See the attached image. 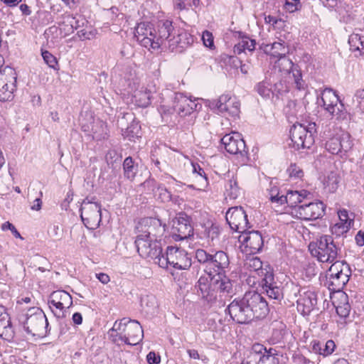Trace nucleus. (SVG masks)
<instances>
[{
    "mask_svg": "<svg viewBox=\"0 0 364 364\" xmlns=\"http://www.w3.org/2000/svg\"><path fill=\"white\" fill-rule=\"evenodd\" d=\"M262 48L265 53L273 57H278L279 58L281 56H286V53H287L284 42H274L269 44H263Z\"/></svg>",
    "mask_w": 364,
    "mask_h": 364,
    "instance_id": "f704fd0d",
    "label": "nucleus"
},
{
    "mask_svg": "<svg viewBox=\"0 0 364 364\" xmlns=\"http://www.w3.org/2000/svg\"><path fill=\"white\" fill-rule=\"evenodd\" d=\"M355 239L356 244L358 246L362 247L364 245V232H363L362 231H359L355 235Z\"/></svg>",
    "mask_w": 364,
    "mask_h": 364,
    "instance_id": "0e129e2a",
    "label": "nucleus"
},
{
    "mask_svg": "<svg viewBox=\"0 0 364 364\" xmlns=\"http://www.w3.org/2000/svg\"><path fill=\"white\" fill-rule=\"evenodd\" d=\"M273 77H279L284 76V78H293L296 87L298 90L304 88V81L302 80L301 73L296 67H294L292 61L286 56H281L274 62Z\"/></svg>",
    "mask_w": 364,
    "mask_h": 364,
    "instance_id": "1a4fd4ad",
    "label": "nucleus"
},
{
    "mask_svg": "<svg viewBox=\"0 0 364 364\" xmlns=\"http://www.w3.org/2000/svg\"><path fill=\"white\" fill-rule=\"evenodd\" d=\"M111 20L114 24L121 26L124 20V15L121 14H117L115 16H112Z\"/></svg>",
    "mask_w": 364,
    "mask_h": 364,
    "instance_id": "e2e57ef3",
    "label": "nucleus"
},
{
    "mask_svg": "<svg viewBox=\"0 0 364 364\" xmlns=\"http://www.w3.org/2000/svg\"><path fill=\"white\" fill-rule=\"evenodd\" d=\"M174 99L173 109L181 116L188 115L196 109V103L181 93L176 94Z\"/></svg>",
    "mask_w": 364,
    "mask_h": 364,
    "instance_id": "cd10ccee",
    "label": "nucleus"
},
{
    "mask_svg": "<svg viewBox=\"0 0 364 364\" xmlns=\"http://www.w3.org/2000/svg\"><path fill=\"white\" fill-rule=\"evenodd\" d=\"M202 40L206 47L211 48L213 46V36L210 32L208 31H203Z\"/></svg>",
    "mask_w": 364,
    "mask_h": 364,
    "instance_id": "13d9d810",
    "label": "nucleus"
},
{
    "mask_svg": "<svg viewBox=\"0 0 364 364\" xmlns=\"http://www.w3.org/2000/svg\"><path fill=\"white\" fill-rule=\"evenodd\" d=\"M132 100L138 107H148L151 103L150 90L144 87L136 90L133 94Z\"/></svg>",
    "mask_w": 364,
    "mask_h": 364,
    "instance_id": "473e14b6",
    "label": "nucleus"
},
{
    "mask_svg": "<svg viewBox=\"0 0 364 364\" xmlns=\"http://www.w3.org/2000/svg\"><path fill=\"white\" fill-rule=\"evenodd\" d=\"M269 80L270 79L268 80V76L266 75L265 79L257 83L255 86L257 92L264 98H269L272 93Z\"/></svg>",
    "mask_w": 364,
    "mask_h": 364,
    "instance_id": "79ce46f5",
    "label": "nucleus"
},
{
    "mask_svg": "<svg viewBox=\"0 0 364 364\" xmlns=\"http://www.w3.org/2000/svg\"><path fill=\"white\" fill-rule=\"evenodd\" d=\"M350 307L348 303L339 305L336 307V313L341 318H346L350 313Z\"/></svg>",
    "mask_w": 364,
    "mask_h": 364,
    "instance_id": "5fc2aeb1",
    "label": "nucleus"
},
{
    "mask_svg": "<svg viewBox=\"0 0 364 364\" xmlns=\"http://www.w3.org/2000/svg\"><path fill=\"white\" fill-rule=\"evenodd\" d=\"M162 202H168L171 199V193L164 186H159L155 192Z\"/></svg>",
    "mask_w": 364,
    "mask_h": 364,
    "instance_id": "8fccbe9b",
    "label": "nucleus"
},
{
    "mask_svg": "<svg viewBox=\"0 0 364 364\" xmlns=\"http://www.w3.org/2000/svg\"><path fill=\"white\" fill-rule=\"evenodd\" d=\"M197 261L204 266L205 274L211 276L216 274H225L230 267L228 255L223 251L208 252L203 249H197L195 252Z\"/></svg>",
    "mask_w": 364,
    "mask_h": 364,
    "instance_id": "7ed1b4c3",
    "label": "nucleus"
},
{
    "mask_svg": "<svg viewBox=\"0 0 364 364\" xmlns=\"http://www.w3.org/2000/svg\"><path fill=\"white\" fill-rule=\"evenodd\" d=\"M14 331L9 314L3 306L0 305V337L10 340L14 337Z\"/></svg>",
    "mask_w": 364,
    "mask_h": 364,
    "instance_id": "c756f323",
    "label": "nucleus"
},
{
    "mask_svg": "<svg viewBox=\"0 0 364 364\" xmlns=\"http://www.w3.org/2000/svg\"><path fill=\"white\" fill-rule=\"evenodd\" d=\"M339 177L337 173L331 172L324 179L323 185L328 192L333 193L338 188Z\"/></svg>",
    "mask_w": 364,
    "mask_h": 364,
    "instance_id": "37998d69",
    "label": "nucleus"
},
{
    "mask_svg": "<svg viewBox=\"0 0 364 364\" xmlns=\"http://www.w3.org/2000/svg\"><path fill=\"white\" fill-rule=\"evenodd\" d=\"M254 348V351L250 353L247 360L241 364H279L275 349L267 350L259 344L255 346Z\"/></svg>",
    "mask_w": 364,
    "mask_h": 364,
    "instance_id": "2eb2a0df",
    "label": "nucleus"
},
{
    "mask_svg": "<svg viewBox=\"0 0 364 364\" xmlns=\"http://www.w3.org/2000/svg\"><path fill=\"white\" fill-rule=\"evenodd\" d=\"M225 218L231 229L235 231L242 233L250 228L247 215L241 206L229 208Z\"/></svg>",
    "mask_w": 364,
    "mask_h": 364,
    "instance_id": "a211bd4d",
    "label": "nucleus"
},
{
    "mask_svg": "<svg viewBox=\"0 0 364 364\" xmlns=\"http://www.w3.org/2000/svg\"><path fill=\"white\" fill-rule=\"evenodd\" d=\"M324 212L323 203L321 201L301 204L295 208L296 216L304 220H313L321 217Z\"/></svg>",
    "mask_w": 364,
    "mask_h": 364,
    "instance_id": "4be33fe9",
    "label": "nucleus"
},
{
    "mask_svg": "<svg viewBox=\"0 0 364 364\" xmlns=\"http://www.w3.org/2000/svg\"><path fill=\"white\" fill-rule=\"evenodd\" d=\"M351 270L345 262L336 261L328 269L327 273V284L328 288L334 291H339L348 283Z\"/></svg>",
    "mask_w": 364,
    "mask_h": 364,
    "instance_id": "6e6552de",
    "label": "nucleus"
},
{
    "mask_svg": "<svg viewBox=\"0 0 364 364\" xmlns=\"http://www.w3.org/2000/svg\"><path fill=\"white\" fill-rule=\"evenodd\" d=\"M139 125L137 122H135L134 119L132 120V122L130 126H128L126 128L127 132L128 134L132 135V136H138L139 131Z\"/></svg>",
    "mask_w": 364,
    "mask_h": 364,
    "instance_id": "bf43d9fd",
    "label": "nucleus"
},
{
    "mask_svg": "<svg viewBox=\"0 0 364 364\" xmlns=\"http://www.w3.org/2000/svg\"><path fill=\"white\" fill-rule=\"evenodd\" d=\"M96 277L104 284H107L110 281L109 275L105 273L97 274Z\"/></svg>",
    "mask_w": 364,
    "mask_h": 364,
    "instance_id": "69168bd1",
    "label": "nucleus"
},
{
    "mask_svg": "<svg viewBox=\"0 0 364 364\" xmlns=\"http://www.w3.org/2000/svg\"><path fill=\"white\" fill-rule=\"evenodd\" d=\"M241 42L244 43V48L249 51H253L255 49L256 42L254 39L245 36L241 39Z\"/></svg>",
    "mask_w": 364,
    "mask_h": 364,
    "instance_id": "6e6d98bb",
    "label": "nucleus"
},
{
    "mask_svg": "<svg viewBox=\"0 0 364 364\" xmlns=\"http://www.w3.org/2000/svg\"><path fill=\"white\" fill-rule=\"evenodd\" d=\"M310 193L306 190L301 191H289L284 196L283 204L287 203L289 206L294 208V213H295V208L299 206V203H301L304 199L306 198L307 196Z\"/></svg>",
    "mask_w": 364,
    "mask_h": 364,
    "instance_id": "7c9ffc66",
    "label": "nucleus"
},
{
    "mask_svg": "<svg viewBox=\"0 0 364 364\" xmlns=\"http://www.w3.org/2000/svg\"><path fill=\"white\" fill-rule=\"evenodd\" d=\"M149 259H153L155 264L162 268H166L170 264L175 269H188L192 264L191 258L184 250L172 246L168 247L166 256L161 252L156 258Z\"/></svg>",
    "mask_w": 364,
    "mask_h": 364,
    "instance_id": "20e7f679",
    "label": "nucleus"
},
{
    "mask_svg": "<svg viewBox=\"0 0 364 364\" xmlns=\"http://www.w3.org/2000/svg\"><path fill=\"white\" fill-rule=\"evenodd\" d=\"M321 106L332 117L341 119L344 115V106L340 102L339 98L331 88H326L321 93Z\"/></svg>",
    "mask_w": 364,
    "mask_h": 364,
    "instance_id": "dca6fc26",
    "label": "nucleus"
},
{
    "mask_svg": "<svg viewBox=\"0 0 364 364\" xmlns=\"http://www.w3.org/2000/svg\"><path fill=\"white\" fill-rule=\"evenodd\" d=\"M274 90H277L279 93L287 92H288V83L287 80L284 78V80H280L279 82H274Z\"/></svg>",
    "mask_w": 364,
    "mask_h": 364,
    "instance_id": "4d7b16f0",
    "label": "nucleus"
},
{
    "mask_svg": "<svg viewBox=\"0 0 364 364\" xmlns=\"http://www.w3.org/2000/svg\"><path fill=\"white\" fill-rule=\"evenodd\" d=\"M41 55L43 58V60L50 68L56 69V66L58 65V61L56 60V58L53 54H51L48 50H42Z\"/></svg>",
    "mask_w": 364,
    "mask_h": 364,
    "instance_id": "49530a36",
    "label": "nucleus"
},
{
    "mask_svg": "<svg viewBox=\"0 0 364 364\" xmlns=\"http://www.w3.org/2000/svg\"><path fill=\"white\" fill-rule=\"evenodd\" d=\"M241 247L246 255H255L259 252L264 245L262 234L259 231H245L239 237Z\"/></svg>",
    "mask_w": 364,
    "mask_h": 364,
    "instance_id": "f3484780",
    "label": "nucleus"
},
{
    "mask_svg": "<svg viewBox=\"0 0 364 364\" xmlns=\"http://www.w3.org/2000/svg\"><path fill=\"white\" fill-rule=\"evenodd\" d=\"M173 27L170 21H161L158 25V31L156 33V42H159V48L164 45L169 47L175 46L176 43L189 45L193 43V37L186 32H181L175 37L173 35Z\"/></svg>",
    "mask_w": 364,
    "mask_h": 364,
    "instance_id": "39448f33",
    "label": "nucleus"
},
{
    "mask_svg": "<svg viewBox=\"0 0 364 364\" xmlns=\"http://www.w3.org/2000/svg\"><path fill=\"white\" fill-rule=\"evenodd\" d=\"M212 278L218 298L229 295L232 293V281L225 275V274H212Z\"/></svg>",
    "mask_w": 364,
    "mask_h": 364,
    "instance_id": "c85d7f7f",
    "label": "nucleus"
},
{
    "mask_svg": "<svg viewBox=\"0 0 364 364\" xmlns=\"http://www.w3.org/2000/svg\"><path fill=\"white\" fill-rule=\"evenodd\" d=\"M141 306L142 311L147 315H153L156 313L159 304L154 295H146L141 297Z\"/></svg>",
    "mask_w": 364,
    "mask_h": 364,
    "instance_id": "c9c22d12",
    "label": "nucleus"
},
{
    "mask_svg": "<svg viewBox=\"0 0 364 364\" xmlns=\"http://www.w3.org/2000/svg\"><path fill=\"white\" fill-rule=\"evenodd\" d=\"M225 150L231 154L237 155L242 164L247 161V151L245 141L238 133H232L225 135L221 139Z\"/></svg>",
    "mask_w": 364,
    "mask_h": 364,
    "instance_id": "9b49d317",
    "label": "nucleus"
},
{
    "mask_svg": "<svg viewBox=\"0 0 364 364\" xmlns=\"http://www.w3.org/2000/svg\"><path fill=\"white\" fill-rule=\"evenodd\" d=\"M129 321L124 318L119 323L115 321L112 328L109 331V336L114 343L121 341V337L126 331Z\"/></svg>",
    "mask_w": 364,
    "mask_h": 364,
    "instance_id": "72a5a7b5",
    "label": "nucleus"
},
{
    "mask_svg": "<svg viewBox=\"0 0 364 364\" xmlns=\"http://www.w3.org/2000/svg\"><path fill=\"white\" fill-rule=\"evenodd\" d=\"M338 214L341 223L335 225L332 228V231L333 232H336L337 229H338L339 232L338 234L346 232L350 226L352 220L349 218L348 211L346 210H339Z\"/></svg>",
    "mask_w": 364,
    "mask_h": 364,
    "instance_id": "e433bc0d",
    "label": "nucleus"
},
{
    "mask_svg": "<svg viewBox=\"0 0 364 364\" xmlns=\"http://www.w3.org/2000/svg\"><path fill=\"white\" fill-rule=\"evenodd\" d=\"M303 287H299L296 284L291 282L286 284L285 292L289 299H295L300 294L302 293Z\"/></svg>",
    "mask_w": 364,
    "mask_h": 364,
    "instance_id": "c03bdc74",
    "label": "nucleus"
},
{
    "mask_svg": "<svg viewBox=\"0 0 364 364\" xmlns=\"http://www.w3.org/2000/svg\"><path fill=\"white\" fill-rule=\"evenodd\" d=\"M348 43L352 51L364 53V40L359 34L353 33L349 36Z\"/></svg>",
    "mask_w": 364,
    "mask_h": 364,
    "instance_id": "a19ab883",
    "label": "nucleus"
},
{
    "mask_svg": "<svg viewBox=\"0 0 364 364\" xmlns=\"http://www.w3.org/2000/svg\"><path fill=\"white\" fill-rule=\"evenodd\" d=\"M272 341L274 343H280L286 334V325L280 321L273 323Z\"/></svg>",
    "mask_w": 364,
    "mask_h": 364,
    "instance_id": "58836bf2",
    "label": "nucleus"
},
{
    "mask_svg": "<svg viewBox=\"0 0 364 364\" xmlns=\"http://www.w3.org/2000/svg\"><path fill=\"white\" fill-rule=\"evenodd\" d=\"M226 191L232 198H236L239 194L237 183L235 180H230L226 186Z\"/></svg>",
    "mask_w": 364,
    "mask_h": 364,
    "instance_id": "09e8293b",
    "label": "nucleus"
},
{
    "mask_svg": "<svg viewBox=\"0 0 364 364\" xmlns=\"http://www.w3.org/2000/svg\"><path fill=\"white\" fill-rule=\"evenodd\" d=\"M264 20L266 23H272L273 26L277 25L278 22L281 21V19L271 15L265 16Z\"/></svg>",
    "mask_w": 364,
    "mask_h": 364,
    "instance_id": "338daca9",
    "label": "nucleus"
},
{
    "mask_svg": "<svg viewBox=\"0 0 364 364\" xmlns=\"http://www.w3.org/2000/svg\"><path fill=\"white\" fill-rule=\"evenodd\" d=\"M244 266L245 269L250 272H253L261 277H265L267 273H272V271L267 270L262 267V262L260 259L255 256L247 257L245 259Z\"/></svg>",
    "mask_w": 364,
    "mask_h": 364,
    "instance_id": "2f4dec72",
    "label": "nucleus"
},
{
    "mask_svg": "<svg viewBox=\"0 0 364 364\" xmlns=\"http://www.w3.org/2000/svg\"><path fill=\"white\" fill-rule=\"evenodd\" d=\"M1 230H4V231L9 230H11V232H12V234L14 235V236L15 237L23 240V238L21 237V234L16 230L15 226L12 223H11L10 222H9V221L5 222L4 223H3L1 225Z\"/></svg>",
    "mask_w": 364,
    "mask_h": 364,
    "instance_id": "864d4df0",
    "label": "nucleus"
},
{
    "mask_svg": "<svg viewBox=\"0 0 364 364\" xmlns=\"http://www.w3.org/2000/svg\"><path fill=\"white\" fill-rule=\"evenodd\" d=\"M41 205H42V200H41V198L40 197L36 198L34 200L33 205H31V209L33 210H39L41 209Z\"/></svg>",
    "mask_w": 364,
    "mask_h": 364,
    "instance_id": "774afa93",
    "label": "nucleus"
},
{
    "mask_svg": "<svg viewBox=\"0 0 364 364\" xmlns=\"http://www.w3.org/2000/svg\"><path fill=\"white\" fill-rule=\"evenodd\" d=\"M16 79V74L13 68L7 66L0 70V101L5 102L13 99Z\"/></svg>",
    "mask_w": 364,
    "mask_h": 364,
    "instance_id": "ddd939ff",
    "label": "nucleus"
},
{
    "mask_svg": "<svg viewBox=\"0 0 364 364\" xmlns=\"http://www.w3.org/2000/svg\"><path fill=\"white\" fill-rule=\"evenodd\" d=\"M144 337V331L140 323L136 320H129L126 331L121 337V341L127 345L135 346Z\"/></svg>",
    "mask_w": 364,
    "mask_h": 364,
    "instance_id": "393cba45",
    "label": "nucleus"
},
{
    "mask_svg": "<svg viewBox=\"0 0 364 364\" xmlns=\"http://www.w3.org/2000/svg\"><path fill=\"white\" fill-rule=\"evenodd\" d=\"M226 311L236 323L245 324L264 318L269 309L267 301L260 294L248 291L242 298L235 299Z\"/></svg>",
    "mask_w": 364,
    "mask_h": 364,
    "instance_id": "f257e3e1",
    "label": "nucleus"
},
{
    "mask_svg": "<svg viewBox=\"0 0 364 364\" xmlns=\"http://www.w3.org/2000/svg\"><path fill=\"white\" fill-rule=\"evenodd\" d=\"M80 212L82 220L88 229L95 230L99 227L101 222V207L97 203L84 200Z\"/></svg>",
    "mask_w": 364,
    "mask_h": 364,
    "instance_id": "f8f14e48",
    "label": "nucleus"
},
{
    "mask_svg": "<svg viewBox=\"0 0 364 364\" xmlns=\"http://www.w3.org/2000/svg\"><path fill=\"white\" fill-rule=\"evenodd\" d=\"M65 21L68 23L70 26V28L69 29V31L73 32L75 29H77L78 28L77 21H75V18L72 15H67L65 17Z\"/></svg>",
    "mask_w": 364,
    "mask_h": 364,
    "instance_id": "052dcab7",
    "label": "nucleus"
},
{
    "mask_svg": "<svg viewBox=\"0 0 364 364\" xmlns=\"http://www.w3.org/2000/svg\"><path fill=\"white\" fill-rule=\"evenodd\" d=\"M193 235V228L188 216L183 213L173 220L171 236L175 241L190 238Z\"/></svg>",
    "mask_w": 364,
    "mask_h": 364,
    "instance_id": "4468645a",
    "label": "nucleus"
},
{
    "mask_svg": "<svg viewBox=\"0 0 364 364\" xmlns=\"http://www.w3.org/2000/svg\"><path fill=\"white\" fill-rule=\"evenodd\" d=\"M146 360L149 364H158L160 363L161 358L159 355H156L154 352L151 351L147 355Z\"/></svg>",
    "mask_w": 364,
    "mask_h": 364,
    "instance_id": "680f3d73",
    "label": "nucleus"
},
{
    "mask_svg": "<svg viewBox=\"0 0 364 364\" xmlns=\"http://www.w3.org/2000/svg\"><path fill=\"white\" fill-rule=\"evenodd\" d=\"M297 309L303 315H309L317 304L316 293L309 287H303L300 297L296 299Z\"/></svg>",
    "mask_w": 364,
    "mask_h": 364,
    "instance_id": "b1692460",
    "label": "nucleus"
},
{
    "mask_svg": "<svg viewBox=\"0 0 364 364\" xmlns=\"http://www.w3.org/2000/svg\"><path fill=\"white\" fill-rule=\"evenodd\" d=\"M353 146L350 136L347 134L336 135L330 138L325 144L326 150L331 154L340 155L341 157L350 151Z\"/></svg>",
    "mask_w": 364,
    "mask_h": 364,
    "instance_id": "6ab92c4d",
    "label": "nucleus"
},
{
    "mask_svg": "<svg viewBox=\"0 0 364 364\" xmlns=\"http://www.w3.org/2000/svg\"><path fill=\"white\" fill-rule=\"evenodd\" d=\"M261 285L269 299L280 301L283 298L282 289L274 282L273 273H267L262 279Z\"/></svg>",
    "mask_w": 364,
    "mask_h": 364,
    "instance_id": "bb28decb",
    "label": "nucleus"
},
{
    "mask_svg": "<svg viewBox=\"0 0 364 364\" xmlns=\"http://www.w3.org/2000/svg\"><path fill=\"white\" fill-rule=\"evenodd\" d=\"M316 124H310L306 127L301 124H294L290 129V139L296 149H309L314 143L313 129Z\"/></svg>",
    "mask_w": 364,
    "mask_h": 364,
    "instance_id": "9d476101",
    "label": "nucleus"
},
{
    "mask_svg": "<svg viewBox=\"0 0 364 364\" xmlns=\"http://www.w3.org/2000/svg\"><path fill=\"white\" fill-rule=\"evenodd\" d=\"M48 304L55 307L59 313H62L63 316V310L70 308L73 304V299L69 293L63 290H58L53 291L49 296Z\"/></svg>",
    "mask_w": 364,
    "mask_h": 364,
    "instance_id": "a878e982",
    "label": "nucleus"
},
{
    "mask_svg": "<svg viewBox=\"0 0 364 364\" xmlns=\"http://www.w3.org/2000/svg\"><path fill=\"white\" fill-rule=\"evenodd\" d=\"M124 176L128 179L134 178L138 171L137 165L134 164L131 156L127 157L123 163Z\"/></svg>",
    "mask_w": 364,
    "mask_h": 364,
    "instance_id": "ea45409f",
    "label": "nucleus"
},
{
    "mask_svg": "<svg viewBox=\"0 0 364 364\" xmlns=\"http://www.w3.org/2000/svg\"><path fill=\"white\" fill-rule=\"evenodd\" d=\"M213 105L221 114L231 117L239 115L240 104L235 97H232L228 95H222L213 102Z\"/></svg>",
    "mask_w": 364,
    "mask_h": 364,
    "instance_id": "5701e85b",
    "label": "nucleus"
},
{
    "mask_svg": "<svg viewBox=\"0 0 364 364\" xmlns=\"http://www.w3.org/2000/svg\"><path fill=\"white\" fill-rule=\"evenodd\" d=\"M197 294L200 298L208 303L215 302L218 299L215 288L213 286L212 275H202L200 277L197 284Z\"/></svg>",
    "mask_w": 364,
    "mask_h": 364,
    "instance_id": "412c9836",
    "label": "nucleus"
},
{
    "mask_svg": "<svg viewBox=\"0 0 364 364\" xmlns=\"http://www.w3.org/2000/svg\"><path fill=\"white\" fill-rule=\"evenodd\" d=\"M287 172L291 178H301L303 176L302 170L296 164H291Z\"/></svg>",
    "mask_w": 364,
    "mask_h": 364,
    "instance_id": "603ef678",
    "label": "nucleus"
},
{
    "mask_svg": "<svg viewBox=\"0 0 364 364\" xmlns=\"http://www.w3.org/2000/svg\"><path fill=\"white\" fill-rule=\"evenodd\" d=\"M323 351L321 352V355L327 356L331 355L336 347L335 343L332 340H328L326 343L322 342Z\"/></svg>",
    "mask_w": 364,
    "mask_h": 364,
    "instance_id": "3c124183",
    "label": "nucleus"
},
{
    "mask_svg": "<svg viewBox=\"0 0 364 364\" xmlns=\"http://www.w3.org/2000/svg\"><path fill=\"white\" fill-rule=\"evenodd\" d=\"M160 220L154 218L141 219L136 227L135 245L139 255L144 258H156L161 253L157 237L164 232Z\"/></svg>",
    "mask_w": 364,
    "mask_h": 364,
    "instance_id": "f03ea898",
    "label": "nucleus"
},
{
    "mask_svg": "<svg viewBox=\"0 0 364 364\" xmlns=\"http://www.w3.org/2000/svg\"><path fill=\"white\" fill-rule=\"evenodd\" d=\"M135 30V37L142 46L149 49L159 48V42H156V31L152 24L141 22L138 23Z\"/></svg>",
    "mask_w": 364,
    "mask_h": 364,
    "instance_id": "aec40b11",
    "label": "nucleus"
},
{
    "mask_svg": "<svg viewBox=\"0 0 364 364\" xmlns=\"http://www.w3.org/2000/svg\"><path fill=\"white\" fill-rule=\"evenodd\" d=\"M269 196L272 203H276L279 205L283 204L284 195H279V191L277 186H273L269 190Z\"/></svg>",
    "mask_w": 364,
    "mask_h": 364,
    "instance_id": "a18cd8bd",
    "label": "nucleus"
},
{
    "mask_svg": "<svg viewBox=\"0 0 364 364\" xmlns=\"http://www.w3.org/2000/svg\"><path fill=\"white\" fill-rule=\"evenodd\" d=\"M284 8L287 11L293 13L301 9V3L300 0H285Z\"/></svg>",
    "mask_w": 364,
    "mask_h": 364,
    "instance_id": "de8ad7c7",
    "label": "nucleus"
},
{
    "mask_svg": "<svg viewBox=\"0 0 364 364\" xmlns=\"http://www.w3.org/2000/svg\"><path fill=\"white\" fill-rule=\"evenodd\" d=\"M203 237L207 239L210 245H214L218 240L220 235L219 227L215 224H211L210 226H205L203 232Z\"/></svg>",
    "mask_w": 364,
    "mask_h": 364,
    "instance_id": "4c0bfd02",
    "label": "nucleus"
},
{
    "mask_svg": "<svg viewBox=\"0 0 364 364\" xmlns=\"http://www.w3.org/2000/svg\"><path fill=\"white\" fill-rule=\"evenodd\" d=\"M25 331L33 336H41L45 333L48 323L46 314L39 308L33 307L21 318Z\"/></svg>",
    "mask_w": 364,
    "mask_h": 364,
    "instance_id": "0eeeda50",
    "label": "nucleus"
},
{
    "mask_svg": "<svg viewBox=\"0 0 364 364\" xmlns=\"http://www.w3.org/2000/svg\"><path fill=\"white\" fill-rule=\"evenodd\" d=\"M309 250L321 262H333L337 258L338 247L331 236L323 235L316 243H310Z\"/></svg>",
    "mask_w": 364,
    "mask_h": 364,
    "instance_id": "423d86ee",
    "label": "nucleus"
}]
</instances>
